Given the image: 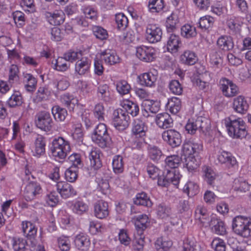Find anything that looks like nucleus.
<instances>
[{"instance_id": "37998d69", "label": "nucleus", "mask_w": 251, "mask_h": 251, "mask_svg": "<svg viewBox=\"0 0 251 251\" xmlns=\"http://www.w3.org/2000/svg\"><path fill=\"white\" fill-rule=\"evenodd\" d=\"M173 243L170 240H167L161 237L156 240L155 248L157 251H168Z\"/></svg>"}, {"instance_id": "bf43d9fd", "label": "nucleus", "mask_w": 251, "mask_h": 251, "mask_svg": "<svg viewBox=\"0 0 251 251\" xmlns=\"http://www.w3.org/2000/svg\"><path fill=\"white\" fill-rule=\"evenodd\" d=\"M214 18L209 16H205L200 18L199 27L202 29L206 30L212 27L213 25Z\"/></svg>"}, {"instance_id": "39448f33", "label": "nucleus", "mask_w": 251, "mask_h": 251, "mask_svg": "<svg viewBox=\"0 0 251 251\" xmlns=\"http://www.w3.org/2000/svg\"><path fill=\"white\" fill-rule=\"evenodd\" d=\"M129 117L125 110L118 109L113 112V125L119 130H123L128 126Z\"/></svg>"}, {"instance_id": "a19ab883", "label": "nucleus", "mask_w": 251, "mask_h": 251, "mask_svg": "<svg viewBox=\"0 0 251 251\" xmlns=\"http://www.w3.org/2000/svg\"><path fill=\"white\" fill-rule=\"evenodd\" d=\"M195 217L201 223L205 224L209 220V213L202 205H198L195 210Z\"/></svg>"}, {"instance_id": "c03bdc74", "label": "nucleus", "mask_w": 251, "mask_h": 251, "mask_svg": "<svg viewBox=\"0 0 251 251\" xmlns=\"http://www.w3.org/2000/svg\"><path fill=\"white\" fill-rule=\"evenodd\" d=\"M197 34L196 27L189 24L183 25L181 28V35L184 38L189 39L196 36Z\"/></svg>"}, {"instance_id": "ddd939ff", "label": "nucleus", "mask_w": 251, "mask_h": 251, "mask_svg": "<svg viewBox=\"0 0 251 251\" xmlns=\"http://www.w3.org/2000/svg\"><path fill=\"white\" fill-rule=\"evenodd\" d=\"M57 192L63 199H67L76 195V191L72 185L66 181H59L56 183Z\"/></svg>"}, {"instance_id": "4c0bfd02", "label": "nucleus", "mask_w": 251, "mask_h": 251, "mask_svg": "<svg viewBox=\"0 0 251 251\" xmlns=\"http://www.w3.org/2000/svg\"><path fill=\"white\" fill-rule=\"evenodd\" d=\"M134 203L136 205H143L147 207H151L152 205V202L148 197L147 194L144 192L138 193L133 200Z\"/></svg>"}, {"instance_id": "2eb2a0df", "label": "nucleus", "mask_w": 251, "mask_h": 251, "mask_svg": "<svg viewBox=\"0 0 251 251\" xmlns=\"http://www.w3.org/2000/svg\"><path fill=\"white\" fill-rule=\"evenodd\" d=\"M22 229L27 239L31 241L32 244L35 245L36 244L35 238L37 231V228L35 225L28 221L23 222Z\"/></svg>"}, {"instance_id": "5fc2aeb1", "label": "nucleus", "mask_w": 251, "mask_h": 251, "mask_svg": "<svg viewBox=\"0 0 251 251\" xmlns=\"http://www.w3.org/2000/svg\"><path fill=\"white\" fill-rule=\"evenodd\" d=\"M199 130L203 132L208 131L211 127L210 120L206 117L200 116L197 117Z\"/></svg>"}, {"instance_id": "9b49d317", "label": "nucleus", "mask_w": 251, "mask_h": 251, "mask_svg": "<svg viewBox=\"0 0 251 251\" xmlns=\"http://www.w3.org/2000/svg\"><path fill=\"white\" fill-rule=\"evenodd\" d=\"M146 38L147 40L151 43H156L160 41L162 31L160 27L156 25L149 24L146 28Z\"/></svg>"}, {"instance_id": "5701e85b", "label": "nucleus", "mask_w": 251, "mask_h": 251, "mask_svg": "<svg viewBox=\"0 0 251 251\" xmlns=\"http://www.w3.org/2000/svg\"><path fill=\"white\" fill-rule=\"evenodd\" d=\"M148 130V127L145 123L140 120L135 121L132 129L133 136L136 137H144Z\"/></svg>"}, {"instance_id": "cd10ccee", "label": "nucleus", "mask_w": 251, "mask_h": 251, "mask_svg": "<svg viewBox=\"0 0 251 251\" xmlns=\"http://www.w3.org/2000/svg\"><path fill=\"white\" fill-rule=\"evenodd\" d=\"M91 66L90 60L86 58H82L75 63V71L80 75H83L88 72Z\"/></svg>"}, {"instance_id": "f3484780", "label": "nucleus", "mask_w": 251, "mask_h": 251, "mask_svg": "<svg viewBox=\"0 0 251 251\" xmlns=\"http://www.w3.org/2000/svg\"><path fill=\"white\" fill-rule=\"evenodd\" d=\"M102 60L109 65H113L120 62V58L114 50L107 49L100 53Z\"/></svg>"}, {"instance_id": "aec40b11", "label": "nucleus", "mask_w": 251, "mask_h": 251, "mask_svg": "<svg viewBox=\"0 0 251 251\" xmlns=\"http://www.w3.org/2000/svg\"><path fill=\"white\" fill-rule=\"evenodd\" d=\"M140 84L147 87H152L155 85L156 76L151 72L143 73L138 76Z\"/></svg>"}, {"instance_id": "8fccbe9b", "label": "nucleus", "mask_w": 251, "mask_h": 251, "mask_svg": "<svg viewBox=\"0 0 251 251\" xmlns=\"http://www.w3.org/2000/svg\"><path fill=\"white\" fill-rule=\"evenodd\" d=\"M164 7L163 0H149L148 7L150 12H159Z\"/></svg>"}, {"instance_id": "052dcab7", "label": "nucleus", "mask_w": 251, "mask_h": 251, "mask_svg": "<svg viewBox=\"0 0 251 251\" xmlns=\"http://www.w3.org/2000/svg\"><path fill=\"white\" fill-rule=\"evenodd\" d=\"M203 170L204 173V179L207 183L210 185H213L216 176L214 172L211 168L207 166L204 167Z\"/></svg>"}, {"instance_id": "f704fd0d", "label": "nucleus", "mask_w": 251, "mask_h": 251, "mask_svg": "<svg viewBox=\"0 0 251 251\" xmlns=\"http://www.w3.org/2000/svg\"><path fill=\"white\" fill-rule=\"evenodd\" d=\"M181 41L178 36L175 34H171L168 39L167 48L169 51L176 52L178 50Z\"/></svg>"}, {"instance_id": "6ab92c4d", "label": "nucleus", "mask_w": 251, "mask_h": 251, "mask_svg": "<svg viewBox=\"0 0 251 251\" xmlns=\"http://www.w3.org/2000/svg\"><path fill=\"white\" fill-rule=\"evenodd\" d=\"M75 244L78 250L86 251L89 249L90 241L88 236L83 233H80L75 236Z\"/></svg>"}, {"instance_id": "2f4dec72", "label": "nucleus", "mask_w": 251, "mask_h": 251, "mask_svg": "<svg viewBox=\"0 0 251 251\" xmlns=\"http://www.w3.org/2000/svg\"><path fill=\"white\" fill-rule=\"evenodd\" d=\"M61 102L66 106L69 111H74L75 106L78 103V100L73 95L65 94L61 97Z\"/></svg>"}, {"instance_id": "864d4df0", "label": "nucleus", "mask_w": 251, "mask_h": 251, "mask_svg": "<svg viewBox=\"0 0 251 251\" xmlns=\"http://www.w3.org/2000/svg\"><path fill=\"white\" fill-rule=\"evenodd\" d=\"M115 21L117 27L119 29H126L128 24L127 18L123 13H119L115 15Z\"/></svg>"}, {"instance_id": "680f3d73", "label": "nucleus", "mask_w": 251, "mask_h": 251, "mask_svg": "<svg viewBox=\"0 0 251 251\" xmlns=\"http://www.w3.org/2000/svg\"><path fill=\"white\" fill-rule=\"evenodd\" d=\"M25 240L20 238H13L12 239V247L14 251H23L27 249L26 247Z\"/></svg>"}, {"instance_id": "58836bf2", "label": "nucleus", "mask_w": 251, "mask_h": 251, "mask_svg": "<svg viewBox=\"0 0 251 251\" xmlns=\"http://www.w3.org/2000/svg\"><path fill=\"white\" fill-rule=\"evenodd\" d=\"M52 68L59 72L66 71L70 67V64L67 62L64 57H58L55 60V62H52Z\"/></svg>"}, {"instance_id": "0e129e2a", "label": "nucleus", "mask_w": 251, "mask_h": 251, "mask_svg": "<svg viewBox=\"0 0 251 251\" xmlns=\"http://www.w3.org/2000/svg\"><path fill=\"white\" fill-rule=\"evenodd\" d=\"M93 114L95 117L100 121L104 120L105 115L104 107L102 103H97L93 109Z\"/></svg>"}, {"instance_id": "b1692460", "label": "nucleus", "mask_w": 251, "mask_h": 251, "mask_svg": "<svg viewBox=\"0 0 251 251\" xmlns=\"http://www.w3.org/2000/svg\"><path fill=\"white\" fill-rule=\"evenodd\" d=\"M90 165L94 170H97L102 167V162L100 159V151L95 149L89 153Z\"/></svg>"}, {"instance_id": "423d86ee", "label": "nucleus", "mask_w": 251, "mask_h": 251, "mask_svg": "<svg viewBox=\"0 0 251 251\" xmlns=\"http://www.w3.org/2000/svg\"><path fill=\"white\" fill-rule=\"evenodd\" d=\"M163 140L172 148L178 147L181 143V136L179 132L174 129L164 131L162 134Z\"/></svg>"}, {"instance_id": "a878e982", "label": "nucleus", "mask_w": 251, "mask_h": 251, "mask_svg": "<svg viewBox=\"0 0 251 251\" xmlns=\"http://www.w3.org/2000/svg\"><path fill=\"white\" fill-rule=\"evenodd\" d=\"M180 61L183 64L193 65L198 61V58L195 52L186 50L180 56Z\"/></svg>"}, {"instance_id": "e433bc0d", "label": "nucleus", "mask_w": 251, "mask_h": 251, "mask_svg": "<svg viewBox=\"0 0 251 251\" xmlns=\"http://www.w3.org/2000/svg\"><path fill=\"white\" fill-rule=\"evenodd\" d=\"M23 103V99L21 93L15 92L8 99L6 103L9 107L14 108L21 106Z\"/></svg>"}, {"instance_id": "9d476101", "label": "nucleus", "mask_w": 251, "mask_h": 251, "mask_svg": "<svg viewBox=\"0 0 251 251\" xmlns=\"http://www.w3.org/2000/svg\"><path fill=\"white\" fill-rule=\"evenodd\" d=\"M158 185L162 187H167L171 183L173 185L177 186L179 181V174H176L173 171L167 170L165 176H158Z\"/></svg>"}, {"instance_id": "f8f14e48", "label": "nucleus", "mask_w": 251, "mask_h": 251, "mask_svg": "<svg viewBox=\"0 0 251 251\" xmlns=\"http://www.w3.org/2000/svg\"><path fill=\"white\" fill-rule=\"evenodd\" d=\"M220 83V88L225 96L232 97L238 94L237 86L229 79L223 78L221 79Z\"/></svg>"}, {"instance_id": "3c124183", "label": "nucleus", "mask_w": 251, "mask_h": 251, "mask_svg": "<svg viewBox=\"0 0 251 251\" xmlns=\"http://www.w3.org/2000/svg\"><path fill=\"white\" fill-rule=\"evenodd\" d=\"M112 166L114 172L116 174H120L124 171V163L123 157L120 155L114 156Z\"/></svg>"}, {"instance_id": "f03ea898", "label": "nucleus", "mask_w": 251, "mask_h": 251, "mask_svg": "<svg viewBox=\"0 0 251 251\" xmlns=\"http://www.w3.org/2000/svg\"><path fill=\"white\" fill-rule=\"evenodd\" d=\"M225 124L229 135L233 138H245L248 134L245 123L241 118L235 119L231 116L225 119Z\"/></svg>"}, {"instance_id": "6e6552de", "label": "nucleus", "mask_w": 251, "mask_h": 251, "mask_svg": "<svg viewBox=\"0 0 251 251\" xmlns=\"http://www.w3.org/2000/svg\"><path fill=\"white\" fill-rule=\"evenodd\" d=\"M35 121L37 126L45 131H50L52 128L53 121L49 112L41 111L36 115Z\"/></svg>"}, {"instance_id": "a18cd8bd", "label": "nucleus", "mask_w": 251, "mask_h": 251, "mask_svg": "<svg viewBox=\"0 0 251 251\" xmlns=\"http://www.w3.org/2000/svg\"><path fill=\"white\" fill-rule=\"evenodd\" d=\"M52 113L56 121H64L67 115L66 109L55 105L52 108Z\"/></svg>"}, {"instance_id": "1a4fd4ad", "label": "nucleus", "mask_w": 251, "mask_h": 251, "mask_svg": "<svg viewBox=\"0 0 251 251\" xmlns=\"http://www.w3.org/2000/svg\"><path fill=\"white\" fill-rule=\"evenodd\" d=\"M42 188L37 182H29L25 188L24 196L26 201H31L37 198L42 193Z\"/></svg>"}, {"instance_id": "79ce46f5", "label": "nucleus", "mask_w": 251, "mask_h": 251, "mask_svg": "<svg viewBox=\"0 0 251 251\" xmlns=\"http://www.w3.org/2000/svg\"><path fill=\"white\" fill-rule=\"evenodd\" d=\"M181 158L177 155H170L166 158L165 167L167 170L168 168L175 169L177 168L181 162Z\"/></svg>"}, {"instance_id": "338daca9", "label": "nucleus", "mask_w": 251, "mask_h": 251, "mask_svg": "<svg viewBox=\"0 0 251 251\" xmlns=\"http://www.w3.org/2000/svg\"><path fill=\"white\" fill-rule=\"evenodd\" d=\"M185 129L191 134H194L197 130H199L197 118L189 120L185 126Z\"/></svg>"}, {"instance_id": "473e14b6", "label": "nucleus", "mask_w": 251, "mask_h": 251, "mask_svg": "<svg viewBox=\"0 0 251 251\" xmlns=\"http://www.w3.org/2000/svg\"><path fill=\"white\" fill-rule=\"evenodd\" d=\"M179 19L177 15L173 12L170 16L167 17L165 23V26L168 32H173L177 28Z\"/></svg>"}, {"instance_id": "412c9836", "label": "nucleus", "mask_w": 251, "mask_h": 251, "mask_svg": "<svg viewBox=\"0 0 251 251\" xmlns=\"http://www.w3.org/2000/svg\"><path fill=\"white\" fill-rule=\"evenodd\" d=\"M149 218L146 215H141L139 216L135 222V226L137 230L138 235L143 234L144 231L149 226Z\"/></svg>"}, {"instance_id": "13d9d810", "label": "nucleus", "mask_w": 251, "mask_h": 251, "mask_svg": "<svg viewBox=\"0 0 251 251\" xmlns=\"http://www.w3.org/2000/svg\"><path fill=\"white\" fill-rule=\"evenodd\" d=\"M92 30L96 37L100 40H104L108 38L107 30L101 26H94Z\"/></svg>"}, {"instance_id": "72a5a7b5", "label": "nucleus", "mask_w": 251, "mask_h": 251, "mask_svg": "<svg viewBox=\"0 0 251 251\" xmlns=\"http://www.w3.org/2000/svg\"><path fill=\"white\" fill-rule=\"evenodd\" d=\"M181 101L177 97H172L168 100L167 107L170 112L174 114L177 113L181 108Z\"/></svg>"}, {"instance_id": "c756f323", "label": "nucleus", "mask_w": 251, "mask_h": 251, "mask_svg": "<svg viewBox=\"0 0 251 251\" xmlns=\"http://www.w3.org/2000/svg\"><path fill=\"white\" fill-rule=\"evenodd\" d=\"M217 159L222 164H226L228 167L234 166L237 162L234 157L228 152L223 151L218 155Z\"/></svg>"}, {"instance_id": "7ed1b4c3", "label": "nucleus", "mask_w": 251, "mask_h": 251, "mask_svg": "<svg viewBox=\"0 0 251 251\" xmlns=\"http://www.w3.org/2000/svg\"><path fill=\"white\" fill-rule=\"evenodd\" d=\"M71 151L69 142L62 137L54 139L52 142L51 151L52 155L58 159H65Z\"/></svg>"}, {"instance_id": "a211bd4d", "label": "nucleus", "mask_w": 251, "mask_h": 251, "mask_svg": "<svg viewBox=\"0 0 251 251\" xmlns=\"http://www.w3.org/2000/svg\"><path fill=\"white\" fill-rule=\"evenodd\" d=\"M156 123L160 127L168 128L173 126V120L168 113H159L156 116Z\"/></svg>"}, {"instance_id": "20e7f679", "label": "nucleus", "mask_w": 251, "mask_h": 251, "mask_svg": "<svg viewBox=\"0 0 251 251\" xmlns=\"http://www.w3.org/2000/svg\"><path fill=\"white\" fill-rule=\"evenodd\" d=\"M251 223L250 219L248 217L237 216L232 221L233 230L236 234L244 238L249 237L251 232L249 227Z\"/></svg>"}, {"instance_id": "7c9ffc66", "label": "nucleus", "mask_w": 251, "mask_h": 251, "mask_svg": "<svg viewBox=\"0 0 251 251\" xmlns=\"http://www.w3.org/2000/svg\"><path fill=\"white\" fill-rule=\"evenodd\" d=\"M122 105L126 113L130 114L132 117L136 116L139 113V108L136 103L126 100H123Z\"/></svg>"}, {"instance_id": "ea45409f", "label": "nucleus", "mask_w": 251, "mask_h": 251, "mask_svg": "<svg viewBox=\"0 0 251 251\" xmlns=\"http://www.w3.org/2000/svg\"><path fill=\"white\" fill-rule=\"evenodd\" d=\"M88 209V205L82 201H77L72 204L73 212L78 215L86 213Z\"/></svg>"}, {"instance_id": "09e8293b", "label": "nucleus", "mask_w": 251, "mask_h": 251, "mask_svg": "<svg viewBox=\"0 0 251 251\" xmlns=\"http://www.w3.org/2000/svg\"><path fill=\"white\" fill-rule=\"evenodd\" d=\"M157 216L161 219H166L171 214V209L168 206L163 203L159 204L156 208Z\"/></svg>"}, {"instance_id": "6e6d98bb", "label": "nucleus", "mask_w": 251, "mask_h": 251, "mask_svg": "<svg viewBox=\"0 0 251 251\" xmlns=\"http://www.w3.org/2000/svg\"><path fill=\"white\" fill-rule=\"evenodd\" d=\"M186 166L189 171L196 169L200 165V156L195 157L190 156L186 158Z\"/></svg>"}, {"instance_id": "4d7b16f0", "label": "nucleus", "mask_w": 251, "mask_h": 251, "mask_svg": "<svg viewBox=\"0 0 251 251\" xmlns=\"http://www.w3.org/2000/svg\"><path fill=\"white\" fill-rule=\"evenodd\" d=\"M68 161L71 164L70 167L78 169L82 166L81 155L78 153H75L70 155L68 158Z\"/></svg>"}, {"instance_id": "c9c22d12", "label": "nucleus", "mask_w": 251, "mask_h": 251, "mask_svg": "<svg viewBox=\"0 0 251 251\" xmlns=\"http://www.w3.org/2000/svg\"><path fill=\"white\" fill-rule=\"evenodd\" d=\"M142 106L147 114L148 112L152 113H157L160 108L158 103L152 100L146 99L142 102Z\"/></svg>"}, {"instance_id": "dca6fc26", "label": "nucleus", "mask_w": 251, "mask_h": 251, "mask_svg": "<svg viewBox=\"0 0 251 251\" xmlns=\"http://www.w3.org/2000/svg\"><path fill=\"white\" fill-rule=\"evenodd\" d=\"M45 15L49 23L54 25H61L65 18V14L62 10H55L53 12H47Z\"/></svg>"}, {"instance_id": "774afa93", "label": "nucleus", "mask_w": 251, "mask_h": 251, "mask_svg": "<svg viewBox=\"0 0 251 251\" xmlns=\"http://www.w3.org/2000/svg\"><path fill=\"white\" fill-rule=\"evenodd\" d=\"M77 170L74 167H70L65 173L66 179L71 182L75 181L77 178Z\"/></svg>"}, {"instance_id": "f257e3e1", "label": "nucleus", "mask_w": 251, "mask_h": 251, "mask_svg": "<svg viewBox=\"0 0 251 251\" xmlns=\"http://www.w3.org/2000/svg\"><path fill=\"white\" fill-rule=\"evenodd\" d=\"M92 140L101 148L117 147L118 142H116L109 136L106 125L99 124L95 128L92 136Z\"/></svg>"}, {"instance_id": "0eeeda50", "label": "nucleus", "mask_w": 251, "mask_h": 251, "mask_svg": "<svg viewBox=\"0 0 251 251\" xmlns=\"http://www.w3.org/2000/svg\"><path fill=\"white\" fill-rule=\"evenodd\" d=\"M136 55L140 60L151 62L156 58V50L151 47L141 46L136 48Z\"/></svg>"}, {"instance_id": "393cba45", "label": "nucleus", "mask_w": 251, "mask_h": 251, "mask_svg": "<svg viewBox=\"0 0 251 251\" xmlns=\"http://www.w3.org/2000/svg\"><path fill=\"white\" fill-rule=\"evenodd\" d=\"M218 47L224 50L228 51L233 49L234 43L232 38L230 36H221L217 41Z\"/></svg>"}, {"instance_id": "e2e57ef3", "label": "nucleus", "mask_w": 251, "mask_h": 251, "mask_svg": "<svg viewBox=\"0 0 251 251\" xmlns=\"http://www.w3.org/2000/svg\"><path fill=\"white\" fill-rule=\"evenodd\" d=\"M25 78L26 80V84L25 87L28 92H32L36 88L37 80L36 78L31 74H27L25 75Z\"/></svg>"}, {"instance_id": "de8ad7c7", "label": "nucleus", "mask_w": 251, "mask_h": 251, "mask_svg": "<svg viewBox=\"0 0 251 251\" xmlns=\"http://www.w3.org/2000/svg\"><path fill=\"white\" fill-rule=\"evenodd\" d=\"M116 86L117 91L122 95L129 93L131 89L130 85L125 80L117 81L116 83Z\"/></svg>"}, {"instance_id": "603ef678", "label": "nucleus", "mask_w": 251, "mask_h": 251, "mask_svg": "<svg viewBox=\"0 0 251 251\" xmlns=\"http://www.w3.org/2000/svg\"><path fill=\"white\" fill-rule=\"evenodd\" d=\"M149 157L152 160H157L162 155L161 151L156 146L149 145L148 147Z\"/></svg>"}, {"instance_id": "4468645a", "label": "nucleus", "mask_w": 251, "mask_h": 251, "mask_svg": "<svg viewBox=\"0 0 251 251\" xmlns=\"http://www.w3.org/2000/svg\"><path fill=\"white\" fill-rule=\"evenodd\" d=\"M109 213L108 204L106 201L100 200L94 204V214L97 218H106Z\"/></svg>"}, {"instance_id": "c85d7f7f", "label": "nucleus", "mask_w": 251, "mask_h": 251, "mask_svg": "<svg viewBox=\"0 0 251 251\" xmlns=\"http://www.w3.org/2000/svg\"><path fill=\"white\" fill-rule=\"evenodd\" d=\"M212 229L217 234L224 235L226 233V229L224 222L220 219L215 218H211L209 223Z\"/></svg>"}, {"instance_id": "69168bd1", "label": "nucleus", "mask_w": 251, "mask_h": 251, "mask_svg": "<svg viewBox=\"0 0 251 251\" xmlns=\"http://www.w3.org/2000/svg\"><path fill=\"white\" fill-rule=\"evenodd\" d=\"M170 91L174 94L180 95L183 91V88L179 82L177 80H172L169 85Z\"/></svg>"}, {"instance_id": "bb28decb", "label": "nucleus", "mask_w": 251, "mask_h": 251, "mask_svg": "<svg viewBox=\"0 0 251 251\" xmlns=\"http://www.w3.org/2000/svg\"><path fill=\"white\" fill-rule=\"evenodd\" d=\"M46 142L45 138L41 135H38L34 142V156L39 157L45 153Z\"/></svg>"}, {"instance_id": "4be33fe9", "label": "nucleus", "mask_w": 251, "mask_h": 251, "mask_svg": "<svg viewBox=\"0 0 251 251\" xmlns=\"http://www.w3.org/2000/svg\"><path fill=\"white\" fill-rule=\"evenodd\" d=\"M249 106V104L243 96H238L233 100V109L238 113H245L248 110Z\"/></svg>"}, {"instance_id": "49530a36", "label": "nucleus", "mask_w": 251, "mask_h": 251, "mask_svg": "<svg viewBox=\"0 0 251 251\" xmlns=\"http://www.w3.org/2000/svg\"><path fill=\"white\" fill-rule=\"evenodd\" d=\"M183 192L189 197H193L199 192V186L195 182L188 181L183 188Z\"/></svg>"}]
</instances>
